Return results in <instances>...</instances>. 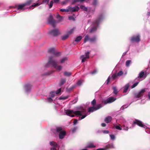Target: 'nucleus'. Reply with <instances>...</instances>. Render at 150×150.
<instances>
[{
	"label": "nucleus",
	"mask_w": 150,
	"mask_h": 150,
	"mask_svg": "<svg viewBox=\"0 0 150 150\" xmlns=\"http://www.w3.org/2000/svg\"><path fill=\"white\" fill-rule=\"evenodd\" d=\"M83 110V111L77 110L74 112L72 110H65V113L67 115L72 117H74L75 116L74 115H71L72 113H74L76 115H79L82 116L81 119H82L85 118L86 116V115H82V114L85 111L84 110V109Z\"/></svg>",
	"instance_id": "f257e3e1"
},
{
	"label": "nucleus",
	"mask_w": 150,
	"mask_h": 150,
	"mask_svg": "<svg viewBox=\"0 0 150 150\" xmlns=\"http://www.w3.org/2000/svg\"><path fill=\"white\" fill-rule=\"evenodd\" d=\"M49 65H52L54 68L59 71H61L62 69V67L61 66L58 65L55 60L52 59V57H51L49 58L48 63L46 64L45 66L46 67H48Z\"/></svg>",
	"instance_id": "f03ea898"
},
{
	"label": "nucleus",
	"mask_w": 150,
	"mask_h": 150,
	"mask_svg": "<svg viewBox=\"0 0 150 150\" xmlns=\"http://www.w3.org/2000/svg\"><path fill=\"white\" fill-rule=\"evenodd\" d=\"M48 52L50 54H51L52 55V56H50V57H52V59L53 57H55L57 56L58 57L59 56V52H56L55 51V49L53 48H49L48 50Z\"/></svg>",
	"instance_id": "7ed1b4c3"
},
{
	"label": "nucleus",
	"mask_w": 150,
	"mask_h": 150,
	"mask_svg": "<svg viewBox=\"0 0 150 150\" xmlns=\"http://www.w3.org/2000/svg\"><path fill=\"white\" fill-rule=\"evenodd\" d=\"M130 41L132 43H139L141 41L140 35L138 34L133 36L130 38Z\"/></svg>",
	"instance_id": "20e7f679"
},
{
	"label": "nucleus",
	"mask_w": 150,
	"mask_h": 150,
	"mask_svg": "<svg viewBox=\"0 0 150 150\" xmlns=\"http://www.w3.org/2000/svg\"><path fill=\"white\" fill-rule=\"evenodd\" d=\"M103 18V16L102 14L100 15L94 21V31L96 30L98 27L100 22Z\"/></svg>",
	"instance_id": "39448f33"
},
{
	"label": "nucleus",
	"mask_w": 150,
	"mask_h": 150,
	"mask_svg": "<svg viewBox=\"0 0 150 150\" xmlns=\"http://www.w3.org/2000/svg\"><path fill=\"white\" fill-rule=\"evenodd\" d=\"M89 52H85V55H82L80 56V58L81 59L82 62H84L86 60V59L89 58Z\"/></svg>",
	"instance_id": "423d86ee"
},
{
	"label": "nucleus",
	"mask_w": 150,
	"mask_h": 150,
	"mask_svg": "<svg viewBox=\"0 0 150 150\" xmlns=\"http://www.w3.org/2000/svg\"><path fill=\"white\" fill-rule=\"evenodd\" d=\"M49 23L51 24L53 28L55 27V23L56 21L53 19V17L52 15H50L48 18Z\"/></svg>",
	"instance_id": "0eeeda50"
},
{
	"label": "nucleus",
	"mask_w": 150,
	"mask_h": 150,
	"mask_svg": "<svg viewBox=\"0 0 150 150\" xmlns=\"http://www.w3.org/2000/svg\"><path fill=\"white\" fill-rule=\"evenodd\" d=\"M49 33L51 35L54 36H57L60 34V33L58 29L51 30L49 32Z\"/></svg>",
	"instance_id": "6e6552de"
},
{
	"label": "nucleus",
	"mask_w": 150,
	"mask_h": 150,
	"mask_svg": "<svg viewBox=\"0 0 150 150\" xmlns=\"http://www.w3.org/2000/svg\"><path fill=\"white\" fill-rule=\"evenodd\" d=\"M137 125L140 127L144 128L146 127V126L144 125L143 124L142 121L138 120H135L133 122V125Z\"/></svg>",
	"instance_id": "1a4fd4ad"
},
{
	"label": "nucleus",
	"mask_w": 150,
	"mask_h": 150,
	"mask_svg": "<svg viewBox=\"0 0 150 150\" xmlns=\"http://www.w3.org/2000/svg\"><path fill=\"white\" fill-rule=\"evenodd\" d=\"M146 90V88H144L142 90L138 93H135L134 94L135 97L136 98H140L143 96V93L145 92Z\"/></svg>",
	"instance_id": "9d476101"
},
{
	"label": "nucleus",
	"mask_w": 150,
	"mask_h": 150,
	"mask_svg": "<svg viewBox=\"0 0 150 150\" xmlns=\"http://www.w3.org/2000/svg\"><path fill=\"white\" fill-rule=\"evenodd\" d=\"M116 99H114V98L113 97H110L104 101V103L106 104L107 103H111L115 100Z\"/></svg>",
	"instance_id": "9b49d317"
},
{
	"label": "nucleus",
	"mask_w": 150,
	"mask_h": 150,
	"mask_svg": "<svg viewBox=\"0 0 150 150\" xmlns=\"http://www.w3.org/2000/svg\"><path fill=\"white\" fill-rule=\"evenodd\" d=\"M88 41H89L91 42H92L94 41V38H90L89 37V35H86L84 38V42L85 43Z\"/></svg>",
	"instance_id": "f8f14e48"
},
{
	"label": "nucleus",
	"mask_w": 150,
	"mask_h": 150,
	"mask_svg": "<svg viewBox=\"0 0 150 150\" xmlns=\"http://www.w3.org/2000/svg\"><path fill=\"white\" fill-rule=\"evenodd\" d=\"M79 8L77 6L74 7H69V10L72 12L78 11L79 10Z\"/></svg>",
	"instance_id": "ddd939ff"
},
{
	"label": "nucleus",
	"mask_w": 150,
	"mask_h": 150,
	"mask_svg": "<svg viewBox=\"0 0 150 150\" xmlns=\"http://www.w3.org/2000/svg\"><path fill=\"white\" fill-rule=\"evenodd\" d=\"M96 103V100L94 99V111L99 109L102 107V105L101 104H100L95 105Z\"/></svg>",
	"instance_id": "4468645a"
},
{
	"label": "nucleus",
	"mask_w": 150,
	"mask_h": 150,
	"mask_svg": "<svg viewBox=\"0 0 150 150\" xmlns=\"http://www.w3.org/2000/svg\"><path fill=\"white\" fill-rule=\"evenodd\" d=\"M66 132L64 131L60 132L59 134V138L61 139H63L66 135Z\"/></svg>",
	"instance_id": "2eb2a0df"
},
{
	"label": "nucleus",
	"mask_w": 150,
	"mask_h": 150,
	"mask_svg": "<svg viewBox=\"0 0 150 150\" xmlns=\"http://www.w3.org/2000/svg\"><path fill=\"white\" fill-rule=\"evenodd\" d=\"M26 6H25V3L20 4L18 5L17 7V9L18 10H22V9H24V7Z\"/></svg>",
	"instance_id": "dca6fc26"
},
{
	"label": "nucleus",
	"mask_w": 150,
	"mask_h": 150,
	"mask_svg": "<svg viewBox=\"0 0 150 150\" xmlns=\"http://www.w3.org/2000/svg\"><path fill=\"white\" fill-rule=\"evenodd\" d=\"M130 86V85L129 83H128L125 85L124 87V90L123 91V93H126L127 92Z\"/></svg>",
	"instance_id": "f3484780"
},
{
	"label": "nucleus",
	"mask_w": 150,
	"mask_h": 150,
	"mask_svg": "<svg viewBox=\"0 0 150 150\" xmlns=\"http://www.w3.org/2000/svg\"><path fill=\"white\" fill-rule=\"evenodd\" d=\"M112 120V118L110 116L107 117L104 120V121L106 123H110Z\"/></svg>",
	"instance_id": "a211bd4d"
},
{
	"label": "nucleus",
	"mask_w": 150,
	"mask_h": 150,
	"mask_svg": "<svg viewBox=\"0 0 150 150\" xmlns=\"http://www.w3.org/2000/svg\"><path fill=\"white\" fill-rule=\"evenodd\" d=\"M66 81V79L64 78H62L60 81V82L59 84V86H61L65 83Z\"/></svg>",
	"instance_id": "6ab92c4d"
},
{
	"label": "nucleus",
	"mask_w": 150,
	"mask_h": 150,
	"mask_svg": "<svg viewBox=\"0 0 150 150\" xmlns=\"http://www.w3.org/2000/svg\"><path fill=\"white\" fill-rule=\"evenodd\" d=\"M92 107H90L88 109V112H93L94 111V100L91 102Z\"/></svg>",
	"instance_id": "aec40b11"
},
{
	"label": "nucleus",
	"mask_w": 150,
	"mask_h": 150,
	"mask_svg": "<svg viewBox=\"0 0 150 150\" xmlns=\"http://www.w3.org/2000/svg\"><path fill=\"white\" fill-rule=\"evenodd\" d=\"M86 1V0H74L72 1L71 4H74L78 2H80L81 3L83 2V1ZM87 1H89V0H86Z\"/></svg>",
	"instance_id": "412c9836"
},
{
	"label": "nucleus",
	"mask_w": 150,
	"mask_h": 150,
	"mask_svg": "<svg viewBox=\"0 0 150 150\" xmlns=\"http://www.w3.org/2000/svg\"><path fill=\"white\" fill-rule=\"evenodd\" d=\"M50 144L51 146H54V147H57V143L54 141L50 142Z\"/></svg>",
	"instance_id": "4be33fe9"
},
{
	"label": "nucleus",
	"mask_w": 150,
	"mask_h": 150,
	"mask_svg": "<svg viewBox=\"0 0 150 150\" xmlns=\"http://www.w3.org/2000/svg\"><path fill=\"white\" fill-rule=\"evenodd\" d=\"M31 85L28 84L26 85L25 86V90L26 91H29L31 88Z\"/></svg>",
	"instance_id": "5701e85b"
},
{
	"label": "nucleus",
	"mask_w": 150,
	"mask_h": 150,
	"mask_svg": "<svg viewBox=\"0 0 150 150\" xmlns=\"http://www.w3.org/2000/svg\"><path fill=\"white\" fill-rule=\"evenodd\" d=\"M62 128L60 127H57L56 128V131L58 133H60L61 132H62L63 131Z\"/></svg>",
	"instance_id": "b1692460"
},
{
	"label": "nucleus",
	"mask_w": 150,
	"mask_h": 150,
	"mask_svg": "<svg viewBox=\"0 0 150 150\" xmlns=\"http://www.w3.org/2000/svg\"><path fill=\"white\" fill-rule=\"evenodd\" d=\"M144 74L145 73L144 71H142L139 74V76H138V78H142L144 75Z\"/></svg>",
	"instance_id": "393cba45"
},
{
	"label": "nucleus",
	"mask_w": 150,
	"mask_h": 150,
	"mask_svg": "<svg viewBox=\"0 0 150 150\" xmlns=\"http://www.w3.org/2000/svg\"><path fill=\"white\" fill-rule=\"evenodd\" d=\"M82 38V37L80 35L78 36L76 38L75 41L76 42H79L80 41Z\"/></svg>",
	"instance_id": "a878e982"
},
{
	"label": "nucleus",
	"mask_w": 150,
	"mask_h": 150,
	"mask_svg": "<svg viewBox=\"0 0 150 150\" xmlns=\"http://www.w3.org/2000/svg\"><path fill=\"white\" fill-rule=\"evenodd\" d=\"M71 74L70 72L65 71L64 73V75L65 76H71Z\"/></svg>",
	"instance_id": "bb28decb"
},
{
	"label": "nucleus",
	"mask_w": 150,
	"mask_h": 150,
	"mask_svg": "<svg viewBox=\"0 0 150 150\" xmlns=\"http://www.w3.org/2000/svg\"><path fill=\"white\" fill-rule=\"evenodd\" d=\"M33 1V0H29L26 2L25 3L26 6L30 5L31 4Z\"/></svg>",
	"instance_id": "cd10ccee"
},
{
	"label": "nucleus",
	"mask_w": 150,
	"mask_h": 150,
	"mask_svg": "<svg viewBox=\"0 0 150 150\" xmlns=\"http://www.w3.org/2000/svg\"><path fill=\"white\" fill-rule=\"evenodd\" d=\"M131 63V60H127L126 62V66L127 67H129L130 64Z\"/></svg>",
	"instance_id": "c85d7f7f"
},
{
	"label": "nucleus",
	"mask_w": 150,
	"mask_h": 150,
	"mask_svg": "<svg viewBox=\"0 0 150 150\" xmlns=\"http://www.w3.org/2000/svg\"><path fill=\"white\" fill-rule=\"evenodd\" d=\"M55 93V92L53 91L50 92L49 94V96L52 98L54 97V96Z\"/></svg>",
	"instance_id": "c756f323"
},
{
	"label": "nucleus",
	"mask_w": 150,
	"mask_h": 150,
	"mask_svg": "<svg viewBox=\"0 0 150 150\" xmlns=\"http://www.w3.org/2000/svg\"><path fill=\"white\" fill-rule=\"evenodd\" d=\"M112 89L113 91V93L115 94H117L118 93V91L117 88L116 87H113Z\"/></svg>",
	"instance_id": "7c9ffc66"
},
{
	"label": "nucleus",
	"mask_w": 150,
	"mask_h": 150,
	"mask_svg": "<svg viewBox=\"0 0 150 150\" xmlns=\"http://www.w3.org/2000/svg\"><path fill=\"white\" fill-rule=\"evenodd\" d=\"M68 97L69 96H62L59 98V100H64L67 99Z\"/></svg>",
	"instance_id": "2f4dec72"
},
{
	"label": "nucleus",
	"mask_w": 150,
	"mask_h": 150,
	"mask_svg": "<svg viewBox=\"0 0 150 150\" xmlns=\"http://www.w3.org/2000/svg\"><path fill=\"white\" fill-rule=\"evenodd\" d=\"M67 59V57H64L60 60V63H63L65 62Z\"/></svg>",
	"instance_id": "473e14b6"
},
{
	"label": "nucleus",
	"mask_w": 150,
	"mask_h": 150,
	"mask_svg": "<svg viewBox=\"0 0 150 150\" xmlns=\"http://www.w3.org/2000/svg\"><path fill=\"white\" fill-rule=\"evenodd\" d=\"M80 8L81 9L85 11H87V7H85L83 5H81L80 6Z\"/></svg>",
	"instance_id": "72a5a7b5"
},
{
	"label": "nucleus",
	"mask_w": 150,
	"mask_h": 150,
	"mask_svg": "<svg viewBox=\"0 0 150 150\" xmlns=\"http://www.w3.org/2000/svg\"><path fill=\"white\" fill-rule=\"evenodd\" d=\"M69 35H65L64 36H63L61 38L63 40H65L68 37Z\"/></svg>",
	"instance_id": "f704fd0d"
},
{
	"label": "nucleus",
	"mask_w": 150,
	"mask_h": 150,
	"mask_svg": "<svg viewBox=\"0 0 150 150\" xmlns=\"http://www.w3.org/2000/svg\"><path fill=\"white\" fill-rule=\"evenodd\" d=\"M86 147L87 148H93L94 144L92 143H91L87 146Z\"/></svg>",
	"instance_id": "c9c22d12"
},
{
	"label": "nucleus",
	"mask_w": 150,
	"mask_h": 150,
	"mask_svg": "<svg viewBox=\"0 0 150 150\" xmlns=\"http://www.w3.org/2000/svg\"><path fill=\"white\" fill-rule=\"evenodd\" d=\"M110 77L109 76L108 77L107 79L106 80L105 82V83L107 84L108 85L109 84V83L110 81Z\"/></svg>",
	"instance_id": "e433bc0d"
},
{
	"label": "nucleus",
	"mask_w": 150,
	"mask_h": 150,
	"mask_svg": "<svg viewBox=\"0 0 150 150\" xmlns=\"http://www.w3.org/2000/svg\"><path fill=\"white\" fill-rule=\"evenodd\" d=\"M40 5V4L37 3L36 4L34 3L31 6H30V8H31V7H35L36 6H38Z\"/></svg>",
	"instance_id": "4c0bfd02"
},
{
	"label": "nucleus",
	"mask_w": 150,
	"mask_h": 150,
	"mask_svg": "<svg viewBox=\"0 0 150 150\" xmlns=\"http://www.w3.org/2000/svg\"><path fill=\"white\" fill-rule=\"evenodd\" d=\"M70 0H65L62 2V5H64L67 4L70 1Z\"/></svg>",
	"instance_id": "58836bf2"
},
{
	"label": "nucleus",
	"mask_w": 150,
	"mask_h": 150,
	"mask_svg": "<svg viewBox=\"0 0 150 150\" xmlns=\"http://www.w3.org/2000/svg\"><path fill=\"white\" fill-rule=\"evenodd\" d=\"M113 146L112 145L109 144L106 146V149H109L112 147Z\"/></svg>",
	"instance_id": "ea45409f"
},
{
	"label": "nucleus",
	"mask_w": 150,
	"mask_h": 150,
	"mask_svg": "<svg viewBox=\"0 0 150 150\" xmlns=\"http://www.w3.org/2000/svg\"><path fill=\"white\" fill-rule=\"evenodd\" d=\"M123 74V72L122 71H120L117 74V76H120L122 75Z\"/></svg>",
	"instance_id": "a19ab883"
},
{
	"label": "nucleus",
	"mask_w": 150,
	"mask_h": 150,
	"mask_svg": "<svg viewBox=\"0 0 150 150\" xmlns=\"http://www.w3.org/2000/svg\"><path fill=\"white\" fill-rule=\"evenodd\" d=\"M139 82H137L136 83H134L132 86L131 87L132 88H133L136 86L138 84Z\"/></svg>",
	"instance_id": "79ce46f5"
},
{
	"label": "nucleus",
	"mask_w": 150,
	"mask_h": 150,
	"mask_svg": "<svg viewBox=\"0 0 150 150\" xmlns=\"http://www.w3.org/2000/svg\"><path fill=\"white\" fill-rule=\"evenodd\" d=\"M117 76V74H113L111 76V78L113 79H115Z\"/></svg>",
	"instance_id": "37998d69"
},
{
	"label": "nucleus",
	"mask_w": 150,
	"mask_h": 150,
	"mask_svg": "<svg viewBox=\"0 0 150 150\" xmlns=\"http://www.w3.org/2000/svg\"><path fill=\"white\" fill-rule=\"evenodd\" d=\"M68 19L70 20H72L73 21H75V19L72 16H69L68 17Z\"/></svg>",
	"instance_id": "c03bdc74"
},
{
	"label": "nucleus",
	"mask_w": 150,
	"mask_h": 150,
	"mask_svg": "<svg viewBox=\"0 0 150 150\" xmlns=\"http://www.w3.org/2000/svg\"><path fill=\"white\" fill-rule=\"evenodd\" d=\"M110 138L112 140H114L115 139V136L113 134H110Z\"/></svg>",
	"instance_id": "a18cd8bd"
},
{
	"label": "nucleus",
	"mask_w": 150,
	"mask_h": 150,
	"mask_svg": "<svg viewBox=\"0 0 150 150\" xmlns=\"http://www.w3.org/2000/svg\"><path fill=\"white\" fill-rule=\"evenodd\" d=\"M82 83V81L80 80H79L77 82L76 84L77 85L79 86L81 85Z\"/></svg>",
	"instance_id": "49530a36"
},
{
	"label": "nucleus",
	"mask_w": 150,
	"mask_h": 150,
	"mask_svg": "<svg viewBox=\"0 0 150 150\" xmlns=\"http://www.w3.org/2000/svg\"><path fill=\"white\" fill-rule=\"evenodd\" d=\"M53 1H50V5H49V8H52V6H53Z\"/></svg>",
	"instance_id": "de8ad7c7"
},
{
	"label": "nucleus",
	"mask_w": 150,
	"mask_h": 150,
	"mask_svg": "<svg viewBox=\"0 0 150 150\" xmlns=\"http://www.w3.org/2000/svg\"><path fill=\"white\" fill-rule=\"evenodd\" d=\"M98 0H94V6L98 4Z\"/></svg>",
	"instance_id": "09e8293b"
},
{
	"label": "nucleus",
	"mask_w": 150,
	"mask_h": 150,
	"mask_svg": "<svg viewBox=\"0 0 150 150\" xmlns=\"http://www.w3.org/2000/svg\"><path fill=\"white\" fill-rule=\"evenodd\" d=\"M61 92V88L59 89L58 90H57L56 92V94H59Z\"/></svg>",
	"instance_id": "8fccbe9b"
},
{
	"label": "nucleus",
	"mask_w": 150,
	"mask_h": 150,
	"mask_svg": "<svg viewBox=\"0 0 150 150\" xmlns=\"http://www.w3.org/2000/svg\"><path fill=\"white\" fill-rule=\"evenodd\" d=\"M115 127L118 130H121L122 129V128L120 127L117 125Z\"/></svg>",
	"instance_id": "3c124183"
},
{
	"label": "nucleus",
	"mask_w": 150,
	"mask_h": 150,
	"mask_svg": "<svg viewBox=\"0 0 150 150\" xmlns=\"http://www.w3.org/2000/svg\"><path fill=\"white\" fill-rule=\"evenodd\" d=\"M74 30V29L73 28V29H71V30H69L68 32L69 34H71L73 32Z\"/></svg>",
	"instance_id": "603ef678"
},
{
	"label": "nucleus",
	"mask_w": 150,
	"mask_h": 150,
	"mask_svg": "<svg viewBox=\"0 0 150 150\" xmlns=\"http://www.w3.org/2000/svg\"><path fill=\"white\" fill-rule=\"evenodd\" d=\"M122 127L124 130H126V131L128 130V128L127 127H126L125 126H123Z\"/></svg>",
	"instance_id": "864d4df0"
},
{
	"label": "nucleus",
	"mask_w": 150,
	"mask_h": 150,
	"mask_svg": "<svg viewBox=\"0 0 150 150\" xmlns=\"http://www.w3.org/2000/svg\"><path fill=\"white\" fill-rule=\"evenodd\" d=\"M94 32V27H92L89 31V33H91Z\"/></svg>",
	"instance_id": "5fc2aeb1"
},
{
	"label": "nucleus",
	"mask_w": 150,
	"mask_h": 150,
	"mask_svg": "<svg viewBox=\"0 0 150 150\" xmlns=\"http://www.w3.org/2000/svg\"><path fill=\"white\" fill-rule=\"evenodd\" d=\"M51 98L52 97H50L47 98L48 101L50 102H51L53 100Z\"/></svg>",
	"instance_id": "6e6d98bb"
},
{
	"label": "nucleus",
	"mask_w": 150,
	"mask_h": 150,
	"mask_svg": "<svg viewBox=\"0 0 150 150\" xmlns=\"http://www.w3.org/2000/svg\"><path fill=\"white\" fill-rule=\"evenodd\" d=\"M49 0H43V2L46 3V4H48V3Z\"/></svg>",
	"instance_id": "4d7b16f0"
},
{
	"label": "nucleus",
	"mask_w": 150,
	"mask_h": 150,
	"mask_svg": "<svg viewBox=\"0 0 150 150\" xmlns=\"http://www.w3.org/2000/svg\"><path fill=\"white\" fill-rule=\"evenodd\" d=\"M77 123V120L76 119H74V121L73 122L74 124V125H76Z\"/></svg>",
	"instance_id": "13d9d810"
},
{
	"label": "nucleus",
	"mask_w": 150,
	"mask_h": 150,
	"mask_svg": "<svg viewBox=\"0 0 150 150\" xmlns=\"http://www.w3.org/2000/svg\"><path fill=\"white\" fill-rule=\"evenodd\" d=\"M62 18V17L60 16L59 15H57V19L59 18L60 19H61Z\"/></svg>",
	"instance_id": "bf43d9fd"
},
{
	"label": "nucleus",
	"mask_w": 150,
	"mask_h": 150,
	"mask_svg": "<svg viewBox=\"0 0 150 150\" xmlns=\"http://www.w3.org/2000/svg\"><path fill=\"white\" fill-rule=\"evenodd\" d=\"M101 125L103 127H105L106 126V124L105 123H102Z\"/></svg>",
	"instance_id": "052dcab7"
},
{
	"label": "nucleus",
	"mask_w": 150,
	"mask_h": 150,
	"mask_svg": "<svg viewBox=\"0 0 150 150\" xmlns=\"http://www.w3.org/2000/svg\"><path fill=\"white\" fill-rule=\"evenodd\" d=\"M109 131L108 130H104L103 131V132L106 134H108L109 133Z\"/></svg>",
	"instance_id": "680f3d73"
},
{
	"label": "nucleus",
	"mask_w": 150,
	"mask_h": 150,
	"mask_svg": "<svg viewBox=\"0 0 150 150\" xmlns=\"http://www.w3.org/2000/svg\"><path fill=\"white\" fill-rule=\"evenodd\" d=\"M50 150H57L55 147H52L50 149Z\"/></svg>",
	"instance_id": "e2e57ef3"
},
{
	"label": "nucleus",
	"mask_w": 150,
	"mask_h": 150,
	"mask_svg": "<svg viewBox=\"0 0 150 150\" xmlns=\"http://www.w3.org/2000/svg\"><path fill=\"white\" fill-rule=\"evenodd\" d=\"M65 9H61L60 10V11L62 12H65Z\"/></svg>",
	"instance_id": "0e129e2a"
},
{
	"label": "nucleus",
	"mask_w": 150,
	"mask_h": 150,
	"mask_svg": "<svg viewBox=\"0 0 150 150\" xmlns=\"http://www.w3.org/2000/svg\"><path fill=\"white\" fill-rule=\"evenodd\" d=\"M59 0H54V3H57L59 1Z\"/></svg>",
	"instance_id": "69168bd1"
},
{
	"label": "nucleus",
	"mask_w": 150,
	"mask_h": 150,
	"mask_svg": "<svg viewBox=\"0 0 150 150\" xmlns=\"http://www.w3.org/2000/svg\"><path fill=\"white\" fill-rule=\"evenodd\" d=\"M148 96L149 97V98L150 99V92H149L148 93Z\"/></svg>",
	"instance_id": "338daca9"
},
{
	"label": "nucleus",
	"mask_w": 150,
	"mask_h": 150,
	"mask_svg": "<svg viewBox=\"0 0 150 150\" xmlns=\"http://www.w3.org/2000/svg\"><path fill=\"white\" fill-rule=\"evenodd\" d=\"M147 16H150V12H147Z\"/></svg>",
	"instance_id": "774afa93"
}]
</instances>
